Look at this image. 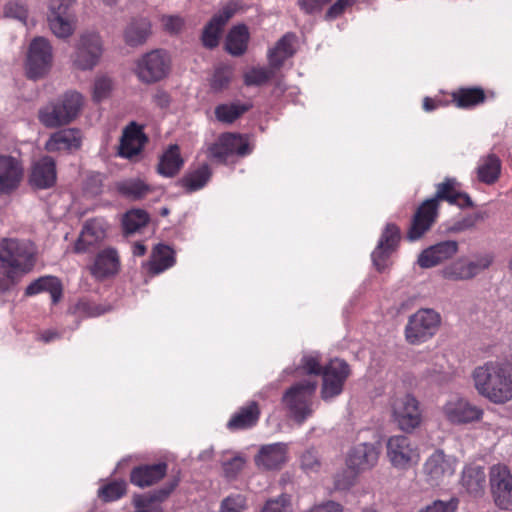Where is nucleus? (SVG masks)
<instances>
[{
    "label": "nucleus",
    "mask_w": 512,
    "mask_h": 512,
    "mask_svg": "<svg viewBox=\"0 0 512 512\" xmlns=\"http://www.w3.org/2000/svg\"><path fill=\"white\" fill-rule=\"evenodd\" d=\"M53 49L50 42L44 37L34 38L27 54L26 71L31 79L43 77L52 66Z\"/></svg>",
    "instance_id": "9b49d317"
},
{
    "label": "nucleus",
    "mask_w": 512,
    "mask_h": 512,
    "mask_svg": "<svg viewBox=\"0 0 512 512\" xmlns=\"http://www.w3.org/2000/svg\"><path fill=\"white\" fill-rule=\"evenodd\" d=\"M488 217L489 214L486 211H478L474 214L466 215L456 220L450 226L449 231L453 233H461L467 230H471L476 226L477 222L484 221Z\"/></svg>",
    "instance_id": "a18cd8bd"
},
{
    "label": "nucleus",
    "mask_w": 512,
    "mask_h": 512,
    "mask_svg": "<svg viewBox=\"0 0 512 512\" xmlns=\"http://www.w3.org/2000/svg\"><path fill=\"white\" fill-rule=\"evenodd\" d=\"M445 279L452 281H463L471 279L465 260H457L442 270Z\"/></svg>",
    "instance_id": "de8ad7c7"
},
{
    "label": "nucleus",
    "mask_w": 512,
    "mask_h": 512,
    "mask_svg": "<svg viewBox=\"0 0 512 512\" xmlns=\"http://www.w3.org/2000/svg\"><path fill=\"white\" fill-rule=\"evenodd\" d=\"M146 141L147 138L142 128L132 122L123 131L119 145V155L127 159L133 158L141 152Z\"/></svg>",
    "instance_id": "b1692460"
},
{
    "label": "nucleus",
    "mask_w": 512,
    "mask_h": 512,
    "mask_svg": "<svg viewBox=\"0 0 512 512\" xmlns=\"http://www.w3.org/2000/svg\"><path fill=\"white\" fill-rule=\"evenodd\" d=\"M184 164L178 145H171L161 156L158 172L166 177L176 175Z\"/></svg>",
    "instance_id": "f704fd0d"
},
{
    "label": "nucleus",
    "mask_w": 512,
    "mask_h": 512,
    "mask_svg": "<svg viewBox=\"0 0 512 512\" xmlns=\"http://www.w3.org/2000/svg\"><path fill=\"white\" fill-rule=\"evenodd\" d=\"M4 14L6 17L16 19L22 24L26 25L28 10L25 3L22 0H11L4 8Z\"/></svg>",
    "instance_id": "8fccbe9b"
},
{
    "label": "nucleus",
    "mask_w": 512,
    "mask_h": 512,
    "mask_svg": "<svg viewBox=\"0 0 512 512\" xmlns=\"http://www.w3.org/2000/svg\"><path fill=\"white\" fill-rule=\"evenodd\" d=\"M223 29L224 26L220 25L218 18L212 17L202 31L201 41L203 46L208 49L218 46Z\"/></svg>",
    "instance_id": "37998d69"
},
{
    "label": "nucleus",
    "mask_w": 512,
    "mask_h": 512,
    "mask_svg": "<svg viewBox=\"0 0 512 512\" xmlns=\"http://www.w3.org/2000/svg\"><path fill=\"white\" fill-rule=\"evenodd\" d=\"M249 32L245 25L234 26L226 37V50L233 56L242 55L246 49Z\"/></svg>",
    "instance_id": "c9c22d12"
},
{
    "label": "nucleus",
    "mask_w": 512,
    "mask_h": 512,
    "mask_svg": "<svg viewBox=\"0 0 512 512\" xmlns=\"http://www.w3.org/2000/svg\"><path fill=\"white\" fill-rule=\"evenodd\" d=\"M260 512H290V497L281 494L277 498L269 499Z\"/></svg>",
    "instance_id": "6e6d98bb"
},
{
    "label": "nucleus",
    "mask_w": 512,
    "mask_h": 512,
    "mask_svg": "<svg viewBox=\"0 0 512 512\" xmlns=\"http://www.w3.org/2000/svg\"><path fill=\"white\" fill-rule=\"evenodd\" d=\"M441 324V316L430 308H422L411 315L405 327V337L410 344H420L438 331Z\"/></svg>",
    "instance_id": "6e6552de"
},
{
    "label": "nucleus",
    "mask_w": 512,
    "mask_h": 512,
    "mask_svg": "<svg viewBox=\"0 0 512 512\" xmlns=\"http://www.w3.org/2000/svg\"><path fill=\"white\" fill-rule=\"evenodd\" d=\"M246 508V498L242 494H235L222 500L220 512H243Z\"/></svg>",
    "instance_id": "864d4df0"
},
{
    "label": "nucleus",
    "mask_w": 512,
    "mask_h": 512,
    "mask_svg": "<svg viewBox=\"0 0 512 512\" xmlns=\"http://www.w3.org/2000/svg\"><path fill=\"white\" fill-rule=\"evenodd\" d=\"M245 463L246 459L239 454L227 461H223L222 467L225 477L228 479H234L243 469Z\"/></svg>",
    "instance_id": "4d7b16f0"
},
{
    "label": "nucleus",
    "mask_w": 512,
    "mask_h": 512,
    "mask_svg": "<svg viewBox=\"0 0 512 512\" xmlns=\"http://www.w3.org/2000/svg\"><path fill=\"white\" fill-rule=\"evenodd\" d=\"M307 512H343V508L337 502L328 501L312 507Z\"/></svg>",
    "instance_id": "774afa93"
},
{
    "label": "nucleus",
    "mask_w": 512,
    "mask_h": 512,
    "mask_svg": "<svg viewBox=\"0 0 512 512\" xmlns=\"http://www.w3.org/2000/svg\"><path fill=\"white\" fill-rule=\"evenodd\" d=\"M260 416V409L255 401L241 407L228 421L230 430H242L253 427Z\"/></svg>",
    "instance_id": "7c9ffc66"
},
{
    "label": "nucleus",
    "mask_w": 512,
    "mask_h": 512,
    "mask_svg": "<svg viewBox=\"0 0 512 512\" xmlns=\"http://www.w3.org/2000/svg\"><path fill=\"white\" fill-rule=\"evenodd\" d=\"M107 227V222L102 218L87 220L74 244V252L88 253L97 248L106 237Z\"/></svg>",
    "instance_id": "f3484780"
},
{
    "label": "nucleus",
    "mask_w": 512,
    "mask_h": 512,
    "mask_svg": "<svg viewBox=\"0 0 512 512\" xmlns=\"http://www.w3.org/2000/svg\"><path fill=\"white\" fill-rule=\"evenodd\" d=\"M90 273L97 280H102L116 274L119 270V256L114 248L100 251L89 267Z\"/></svg>",
    "instance_id": "393cba45"
},
{
    "label": "nucleus",
    "mask_w": 512,
    "mask_h": 512,
    "mask_svg": "<svg viewBox=\"0 0 512 512\" xmlns=\"http://www.w3.org/2000/svg\"><path fill=\"white\" fill-rule=\"evenodd\" d=\"M113 83L111 78L106 75L96 77L94 82L93 97L96 101L106 98L111 92Z\"/></svg>",
    "instance_id": "bf43d9fd"
},
{
    "label": "nucleus",
    "mask_w": 512,
    "mask_h": 512,
    "mask_svg": "<svg viewBox=\"0 0 512 512\" xmlns=\"http://www.w3.org/2000/svg\"><path fill=\"white\" fill-rule=\"evenodd\" d=\"M400 240V230L394 224H387L371 257L378 271L386 267V260Z\"/></svg>",
    "instance_id": "aec40b11"
},
{
    "label": "nucleus",
    "mask_w": 512,
    "mask_h": 512,
    "mask_svg": "<svg viewBox=\"0 0 512 512\" xmlns=\"http://www.w3.org/2000/svg\"><path fill=\"white\" fill-rule=\"evenodd\" d=\"M331 0H298L300 8L308 14L319 12Z\"/></svg>",
    "instance_id": "338daca9"
},
{
    "label": "nucleus",
    "mask_w": 512,
    "mask_h": 512,
    "mask_svg": "<svg viewBox=\"0 0 512 512\" xmlns=\"http://www.w3.org/2000/svg\"><path fill=\"white\" fill-rule=\"evenodd\" d=\"M170 69L169 54L163 49H154L136 60L134 73L140 82L153 84L166 78Z\"/></svg>",
    "instance_id": "423d86ee"
},
{
    "label": "nucleus",
    "mask_w": 512,
    "mask_h": 512,
    "mask_svg": "<svg viewBox=\"0 0 512 512\" xmlns=\"http://www.w3.org/2000/svg\"><path fill=\"white\" fill-rule=\"evenodd\" d=\"M296 36L293 33H286L269 49L267 57L269 66L273 69H279L284 62L292 57L296 52Z\"/></svg>",
    "instance_id": "bb28decb"
},
{
    "label": "nucleus",
    "mask_w": 512,
    "mask_h": 512,
    "mask_svg": "<svg viewBox=\"0 0 512 512\" xmlns=\"http://www.w3.org/2000/svg\"><path fill=\"white\" fill-rule=\"evenodd\" d=\"M82 135L80 130L67 128L53 133L45 144L48 152H72L80 148Z\"/></svg>",
    "instance_id": "5701e85b"
},
{
    "label": "nucleus",
    "mask_w": 512,
    "mask_h": 512,
    "mask_svg": "<svg viewBox=\"0 0 512 512\" xmlns=\"http://www.w3.org/2000/svg\"><path fill=\"white\" fill-rule=\"evenodd\" d=\"M175 263L173 250L164 244L156 245L151 253L150 260L145 264L149 273L157 275L172 267Z\"/></svg>",
    "instance_id": "c756f323"
},
{
    "label": "nucleus",
    "mask_w": 512,
    "mask_h": 512,
    "mask_svg": "<svg viewBox=\"0 0 512 512\" xmlns=\"http://www.w3.org/2000/svg\"><path fill=\"white\" fill-rule=\"evenodd\" d=\"M273 68L254 67L244 74V82L247 86H260L267 83L274 76Z\"/></svg>",
    "instance_id": "49530a36"
},
{
    "label": "nucleus",
    "mask_w": 512,
    "mask_h": 512,
    "mask_svg": "<svg viewBox=\"0 0 512 512\" xmlns=\"http://www.w3.org/2000/svg\"><path fill=\"white\" fill-rule=\"evenodd\" d=\"M75 312L84 317H96L105 313L106 309L96 303L81 300L76 304Z\"/></svg>",
    "instance_id": "052dcab7"
},
{
    "label": "nucleus",
    "mask_w": 512,
    "mask_h": 512,
    "mask_svg": "<svg viewBox=\"0 0 512 512\" xmlns=\"http://www.w3.org/2000/svg\"><path fill=\"white\" fill-rule=\"evenodd\" d=\"M485 92L482 88H461L453 93V100L460 108H471L485 101Z\"/></svg>",
    "instance_id": "58836bf2"
},
{
    "label": "nucleus",
    "mask_w": 512,
    "mask_h": 512,
    "mask_svg": "<svg viewBox=\"0 0 512 512\" xmlns=\"http://www.w3.org/2000/svg\"><path fill=\"white\" fill-rule=\"evenodd\" d=\"M474 386L477 392L496 404L512 399V373L510 365L489 361L474 369Z\"/></svg>",
    "instance_id": "f03ea898"
},
{
    "label": "nucleus",
    "mask_w": 512,
    "mask_h": 512,
    "mask_svg": "<svg viewBox=\"0 0 512 512\" xmlns=\"http://www.w3.org/2000/svg\"><path fill=\"white\" fill-rule=\"evenodd\" d=\"M379 448L373 443H359L348 452L346 463L349 469L361 472L374 467L379 459Z\"/></svg>",
    "instance_id": "a211bd4d"
},
{
    "label": "nucleus",
    "mask_w": 512,
    "mask_h": 512,
    "mask_svg": "<svg viewBox=\"0 0 512 512\" xmlns=\"http://www.w3.org/2000/svg\"><path fill=\"white\" fill-rule=\"evenodd\" d=\"M62 113L66 116L68 122L73 121L80 112L83 99L80 93L75 91L67 92L56 102Z\"/></svg>",
    "instance_id": "a19ab883"
},
{
    "label": "nucleus",
    "mask_w": 512,
    "mask_h": 512,
    "mask_svg": "<svg viewBox=\"0 0 512 512\" xmlns=\"http://www.w3.org/2000/svg\"><path fill=\"white\" fill-rule=\"evenodd\" d=\"M43 291L49 292L52 302L56 303L62 295L61 282L55 276H43L30 283L25 290V294L33 296Z\"/></svg>",
    "instance_id": "2f4dec72"
},
{
    "label": "nucleus",
    "mask_w": 512,
    "mask_h": 512,
    "mask_svg": "<svg viewBox=\"0 0 512 512\" xmlns=\"http://www.w3.org/2000/svg\"><path fill=\"white\" fill-rule=\"evenodd\" d=\"M443 418L452 425H466L478 422L483 410L469 399L460 395H451L441 407Z\"/></svg>",
    "instance_id": "9d476101"
},
{
    "label": "nucleus",
    "mask_w": 512,
    "mask_h": 512,
    "mask_svg": "<svg viewBox=\"0 0 512 512\" xmlns=\"http://www.w3.org/2000/svg\"><path fill=\"white\" fill-rule=\"evenodd\" d=\"M149 221V215L142 209H132L123 217V228L125 233L132 234L144 227Z\"/></svg>",
    "instance_id": "79ce46f5"
},
{
    "label": "nucleus",
    "mask_w": 512,
    "mask_h": 512,
    "mask_svg": "<svg viewBox=\"0 0 512 512\" xmlns=\"http://www.w3.org/2000/svg\"><path fill=\"white\" fill-rule=\"evenodd\" d=\"M232 76L231 68L228 66H220L217 67L214 71L213 77L211 79V87L214 90H222L230 82Z\"/></svg>",
    "instance_id": "13d9d810"
},
{
    "label": "nucleus",
    "mask_w": 512,
    "mask_h": 512,
    "mask_svg": "<svg viewBox=\"0 0 512 512\" xmlns=\"http://www.w3.org/2000/svg\"><path fill=\"white\" fill-rule=\"evenodd\" d=\"M104 53L103 39L99 33L85 31L79 34L70 55V64L76 71H92L101 62Z\"/></svg>",
    "instance_id": "20e7f679"
},
{
    "label": "nucleus",
    "mask_w": 512,
    "mask_h": 512,
    "mask_svg": "<svg viewBox=\"0 0 512 512\" xmlns=\"http://www.w3.org/2000/svg\"><path fill=\"white\" fill-rule=\"evenodd\" d=\"M116 189L120 195L130 200H139L145 197L151 188L139 178H128L116 183Z\"/></svg>",
    "instance_id": "e433bc0d"
},
{
    "label": "nucleus",
    "mask_w": 512,
    "mask_h": 512,
    "mask_svg": "<svg viewBox=\"0 0 512 512\" xmlns=\"http://www.w3.org/2000/svg\"><path fill=\"white\" fill-rule=\"evenodd\" d=\"M461 486L474 497L483 495L486 487L484 467L478 464H468L461 473Z\"/></svg>",
    "instance_id": "a878e982"
},
{
    "label": "nucleus",
    "mask_w": 512,
    "mask_h": 512,
    "mask_svg": "<svg viewBox=\"0 0 512 512\" xmlns=\"http://www.w3.org/2000/svg\"><path fill=\"white\" fill-rule=\"evenodd\" d=\"M164 29L169 33H178L184 25V20L175 15H166L161 18Z\"/></svg>",
    "instance_id": "69168bd1"
},
{
    "label": "nucleus",
    "mask_w": 512,
    "mask_h": 512,
    "mask_svg": "<svg viewBox=\"0 0 512 512\" xmlns=\"http://www.w3.org/2000/svg\"><path fill=\"white\" fill-rule=\"evenodd\" d=\"M39 121L47 128H56L69 124L66 116L62 113L59 105L50 103L41 108L38 113Z\"/></svg>",
    "instance_id": "ea45409f"
},
{
    "label": "nucleus",
    "mask_w": 512,
    "mask_h": 512,
    "mask_svg": "<svg viewBox=\"0 0 512 512\" xmlns=\"http://www.w3.org/2000/svg\"><path fill=\"white\" fill-rule=\"evenodd\" d=\"M456 181L446 179L437 185L436 194L433 198L425 200L417 209L407 237L410 241L421 238L432 226L438 214L439 200H445L460 208L472 207L473 201L466 193L455 189Z\"/></svg>",
    "instance_id": "f257e3e1"
},
{
    "label": "nucleus",
    "mask_w": 512,
    "mask_h": 512,
    "mask_svg": "<svg viewBox=\"0 0 512 512\" xmlns=\"http://www.w3.org/2000/svg\"><path fill=\"white\" fill-rule=\"evenodd\" d=\"M301 368L307 374L319 375L323 374V369L320 364V355L317 352L306 354L302 357Z\"/></svg>",
    "instance_id": "5fc2aeb1"
},
{
    "label": "nucleus",
    "mask_w": 512,
    "mask_h": 512,
    "mask_svg": "<svg viewBox=\"0 0 512 512\" xmlns=\"http://www.w3.org/2000/svg\"><path fill=\"white\" fill-rule=\"evenodd\" d=\"M288 445L278 442L262 445L255 455L256 466L262 470H278L287 462Z\"/></svg>",
    "instance_id": "6ab92c4d"
},
{
    "label": "nucleus",
    "mask_w": 512,
    "mask_h": 512,
    "mask_svg": "<svg viewBox=\"0 0 512 512\" xmlns=\"http://www.w3.org/2000/svg\"><path fill=\"white\" fill-rule=\"evenodd\" d=\"M30 182L40 189H46L54 185L56 182V168L51 157L45 156L34 164Z\"/></svg>",
    "instance_id": "cd10ccee"
},
{
    "label": "nucleus",
    "mask_w": 512,
    "mask_h": 512,
    "mask_svg": "<svg viewBox=\"0 0 512 512\" xmlns=\"http://www.w3.org/2000/svg\"><path fill=\"white\" fill-rule=\"evenodd\" d=\"M151 34V24L146 18L132 20L125 29L124 37L129 46H139L146 42Z\"/></svg>",
    "instance_id": "473e14b6"
},
{
    "label": "nucleus",
    "mask_w": 512,
    "mask_h": 512,
    "mask_svg": "<svg viewBox=\"0 0 512 512\" xmlns=\"http://www.w3.org/2000/svg\"><path fill=\"white\" fill-rule=\"evenodd\" d=\"M22 176L23 169L16 158L6 155L0 156V195L15 190Z\"/></svg>",
    "instance_id": "412c9836"
},
{
    "label": "nucleus",
    "mask_w": 512,
    "mask_h": 512,
    "mask_svg": "<svg viewBox=\"0 0 512 512\" xmlns=\"http://www.w3.org/2000/svg\"><path fill=\"white\" fill-rule=\"evenodd\" d=\"M126 492V482L125 481H114L103 486L99 490V496L104 501H115L121 498Z\"/></svg>",
    "instance_id": "3c124183"
},
{
    "label": "nucleus",
    "mask_w": 512,
    "mask_h": 512,
    "mask_svg": "<svg viewBox=\"0 0 512 512\" xmlns=\"http://www.w3.org/2000/svg\"><path fill=\"white\" fill-rule=\"evenodd\" d=\"M242 8L243 3L241 0H230L216 14H214L213 18H218L220 25L225 27L228 21Z\"/></svg>",
    "instance_id": "603ef678"
},
{
    "label": "nucleus",
    "mask_w": 512,
    "mask_h": 512,
    "mask_svg": "<svg viewBox=\"0 0 512 512\" xmlns=\"http://www.w3.org/2000/svg\"><path fill=\"white\" fill-rule=\"evenodd\" d=\"M391 411L400 430L410 433L422 422L418 400L409 393L396 394L391 399Z\"/></svg>",
    "instance_id": "1a4fd4ad"
},
{
    "label": "nucleus",
    "mask_w": 512,
    "mask_h": 512,
    "mask_svg": "<svg viewBox=\"0 0 512 512\" xmlns=\"http://www.w3.org/2000/svg\"><path fill=\"white\" fill-rule=\"evenodd\" d=\"M349 374V366L344 360H331L323 369L322 399L327 401L339 395Z\"/></svg>",
    "instance_id": "4468645a"
},
{
    "label": "nucleus",
    "mask_w": 512,
    "mask_h": 512,
    "mask_svg": "<svg viewBox=\"0 0 512 512\" xmlns=\"http://www.w3.org/2000/svg\"><path fill=\"white\" fill-rule=\"evenodd\" d=\"M251 149L245 137L233 133H225L209 148V155L218 162H226L230 156H246Z\"/></svg>",
    "instance_id": "2eb2a0df"
},
{
    "label": "nucleus",
    "mask_w": 512,
    "mask_h": 512,
    "mask_svg": "<svg viewBox=\"0 0 512 512\" xmlns=\"http://www.w3.org/2000/svg\"><path fill=\"white\" fill-rule=\"evenodd\" d=\"M316 387L315 381L305 380L288 389L282 398L290 416L299 424L313 414V397Z\"/></svg>",
    "instance_id": "39448f33"
},
{
    "label": "nucleus",
    "mask_w": 512,
    "mask_h": 512,
    "mask_svg": "<svg viewBox=\"0 0 512 512\" xmlns=\"http://www.w3.org/2000/svg\"><path fill=\"white\" fill-rule=\"evenodd\" d=\"M432 360L433 366L424 371V377L432 381H441L444 374V366L442 363L444 356L436 354L433 356Z\"/></svg>",
    "instance_id": "680f3d73"
},
{
    "label": "nucleus",
    "mask_w": 512,
    "mask_h": 512,
    "mask_svg": "<svg viewBox=\"0 0 512 512\" xmlns=\"http://www.w3.org/2000/svg\"><path fill=\"white\" fill-rule=\"evenodd\" d=\"M458 506V500L451 498L447 501L436 500L432 504L421 509L419 512H455Z\"/></svg>",
    "instance_id": "e2e57ef3"
},
{
    "label": "nucleus",
    "mask_w": 512,
    "mask_h": 512,
    "mask_svg": "<svg viewBox=\"0 0 512 512\" xmlns=\"http://www.w3.org/2000/svg\"><path fill=\"white\" fill-rule=\"evenodd\" d=\"M456 458L435 450L425 461L423 472L426 481L432 486H439L451 478L456 470Z\"/></svg>",
    "instance_id": "ddd939ff"
},
{
    "label": "nucleus",
    "mask_w": 512,
    "mask_h": 512,
    "mask_svg": "<svg viewBox=\"0 0 512 512\" xmlns=\"http://www.w3.org/2000/svg\"><path fill=\"white\" fill-rule=\"evenodd\" d=\"M211 177V170L204 164L198 169L186 174L180 181V184L189 193L202 189Z\"/></svg>",
    "instance_id": "4c0bfd02"
},
{
    "label": "nucleus",
    "mask_w": 512,
    "mask_h": 512,
    "mask_svg": "<svg viewBox=\"0 0 512 512\" xmlns=\"http://www.w3.org/2000/svg\"><path fill=\"white\" fill-rule=\"evenodd\" d=\"M501 173V161L495 154H489L480 158L477 175L479 181L491 185L495 183Z\"/></svg>",
    "instance_id": "72a5a7b5"
},
{
    "label": "nucleus",
    "mask_w": 512,
    "mask_h": 512,
    "mask_svg": "<svg viewBox=\"0 0 512 512\" xmlns=\"http://www.w3.org/2000/svg\"><path fill=\"white\" fill-rule=\"evenodd\" d=\"M300 467L306 474L318 473L321 469V461L317 451L307 449L300 456Z\"/></svg>",
    "instance_id": "09e8293b"
},
{
    "label": "nucleus",
    "mask_w": 512,
    "mask_h": 512,
    "mask_svg": "<svg viewBox=\"0 0 512 512\" xmlns=\"http://www.w3.org/2000/svg\"><path fill=\"white\" fill-rule=\"evenodd\" d=\"M386 456L391 466L406 471L420 461L417 444L405 435H393L386 442Z\"/></svg>",
    "instance_id": "0eeeda50"
},
{
    "label": "nucleus",
    "mask_w": 512,
    "mask_h": 512,
    "mask_svg": "<svg viewBox=\"0 0 512 512\" xmlns=\"http://www.w3.org/2000/svg\"><path fill=\"white\" fill-rule=\"evenodd\" d=\"M466 263L472 279L491 265L492 257L490 255H484L476 258L475 260L466 261Z\"/></svg>",
    "instance_id": "0e129e2a"
},
{
    "label": "nucleus",
    "mask_w": 512,
    "mask_h": 512,
    "mask_svg": "<svg viewBox=\"0 0 512 512\" xmlns=\"http://www.w3.org/2000/svg\"><path fill=\"white\" fill-rule=\"evenodd\" d=\"M248 110V106L240 103L221 104L215 108L218 121L232 123Z\"/></svg>",
    "instance_id": "c03bdc74"
},
{
    "label": "nucleus",
    "mask_w": 512,
    "mask_h": 512,
    "mask_svg": "<svg viewBox=\"0 0 512 512\" xmlns=\"http://www.w3.org/2000/svg\"><path fill=\"white\" fill-rule=\"evenodd\" d=\"M166 471V463L139 466L132 470L130 480L138 487H146L162 479Z\"/></svg>",
    "instance_id": "c85d7f7f"
},
{
    "label": "nucleus",
    "mask_w": 512,
    "mask_h": 512,
    "mask_svg": "<svg viewBox=\"0 0 512 512\" xmlns=\"http://www.w3.org/2000/svg\"><path fill=\"white\" fill-rule=\"evenodd\" d=\"M491 494L497 507L512 510V474L508 466L497 463L490 467Z\"/></svg>",
    "instance_id": "f8f14e48"
},
{
    "label": "nucleus",
    "mask_w": 512,
    "mask_h": 512,
    "mask_svg": "<svg viewBox=\"0 0 512 512\" xmlns=\"http://www.w3.org/2000/svg\"><path fill=\"white\" fill-rule=\"evenodd\" d=\"M458 251V243L454 240L443 241L422 251L418 264L422 268H431L450 259Z\"/></svg>",
    "instance_id": "4be33fe9"
},
{
    "label": "nucleus",
    "mask_w": 512,
    "mask_h": 512,
    "mask_svg": "<svg viewBox=\"0 0 512 512\" xmlns=\"http://www.w3.org/2000/svg\"><path fill=\"white\" fill-rule=\"evenodd\" d=\"M71 4L50 0L48 23L52 33L61 39L70 37L75 30V17L69 12Z\"/></svg>",
    "instance_id": "dca6fc26"
},
{
    "label": "nucleus",
    "mask_w": 512,
    "mask_h": 512,
    "mask_svg": "<svg viewBox=\"0 0 512 512\" xmlns=\"http://www.w3.org/2000/svg\"><path fill=\"white\" fill-rule=\"evenodd\" d=\"M36 248L27 239L4 237L0 240L1 268H8L10 277L27 274L35 265Z\"/></svg>",
    "instance_id": "7ed1b4c3"
}]
</instances>
